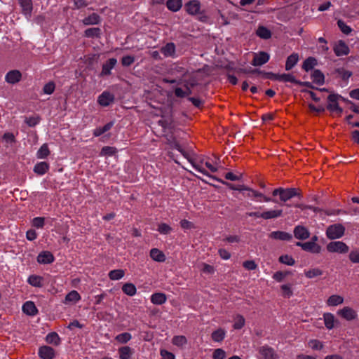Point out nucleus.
Here are the masks:
<instances>
[{
  "instance_id": "obj_39",
  "label": "nucleus",
  "mask_w": 359,
  "mask_h": 359,
  "mask_svg": "<svg viewBox=\"0 0 359 359\" xmlns=\"http://www.w3.org/2000/svg\"><path fill=\"white\" fill-rule=\"evenodd\" d=\"M125 276V271L123 269H114L109 272L108 276L111 280H118Z\"/></svg>"
},
{
  "instance_id": "obj_47",
  "label": "nucleus",
  "mask_w": 359,
  "mask_h": 359,
  "mask_svg": "<svg viewBox=\"0 0 359 359\" xmlns=\"http://www.w3.org/2000/svg\"><path fill=\"white\" fill-rule=\"evenodd\" d=\"M323 273V271L318 268L311 269L305 272V276L308 278H313Z\"/></svg>"
},
{
  "instance_id": "obj_18",
  "label": "nucleus",
  "mask_w": 359,
  "mask_h": 359,
  "mask_svg": "<svg viewBox=\"0 0 359 359\" xmlns=\"http://www.w3.org/2000/svg\"><path fill=\"white\" fill-rule=\"evenodd\" d=\"M55 257L49 251H43L37 257V262L39 264H46L53 262Z\"/></svg>"
},
{
  "instance_id": "obj_9",
  "label": "nucleus",
  "mask_w": 359,
  "mask_h": 359,
  "mask_svg": "<svg viewBox=\"0 0 359 359\" xmlns=\"http://www.w3.org/2000/svg\"><path fill=\"white\" fill-rule=\"evenodd\" d=\"M114 101V95L109 91H104L97 98V102L102 107H107Z\"/></svg>"
},
{
  "instance_id": "obj_31",
  "label": "nucleus",
  "mask_w": 359,
  "mask_h": 359,
  "mask_svg": "<svg viewBox=\"0 0 359 359\" xmlns=\"http://www.w3.org/2000/svg\"><path fill=\"white\" fill-rule=\"evenodd\" d=\"M49 170V164L46 162H40L35 165L34 171L35 173L43 175Z\"/></svg>"
},
{
  "instance_id": "obj_42",
  "label": "nucleus",
  "mask_w": 359,
  "mask_h": 359,
  "mask_svg": "<svg viewBox=\"0 0 359 359\" xmlns=\"http://www.w3.org/2000/svg\"><path fill=\"white\" fill-rule=\"evenodd\" d=\"M112 126H113V123L109 122V123L105 124L103 127L97 128L93 130V135L95 137H99L101 135H102L104 133L109 130L112 128Z\"/></svg>"
},
{
  "instance_id": "obj_20",
  "label": "nucleus",
  "mask_w": 359,
  "mask_h": 359,
  "mask_svg": "<svg viewBox=\"0 0 359 359\" xmlns=\"http://www.w3.org/2000/svg\"><path fill=\"white\" fill-rule=\"evenodd\" d=\"M100 22V16L95 13H93L82 20V23L86 26L99 25Z\"/></svg>"
},
{
  "instance_id": "obj_49",
  "label": "nucleus",
  "mask_w": 359,
  "mask_h": 359,
  "mask_svg": "<svg viewBox=\"0 0 359 359\" xmlns=\"http://www.w3.org/2000/svg\"><path fill=\"white\" fill-rule=\"evenodd\" d=\"M278 260L280 263L287 264L288 266H293L295 264L294 259L291 256L287 255L280 256Z\"/></svg>"
},
{
  "instance_id": "obj_46",
  "label": "nucleus",
  "mask_w": 359,
  "mask_h": 359,
  "mask_svg": "<svg viewBox=\"0 0 359 359\" xmlns=\"http://www.w3.org/2000/svg\"><path fill=\"white\" fill-rule=\"evenodd\" d=\"M50 154V150L47 144H43L38 150L36 156L38 158H46Z\"/></svg>"
},
{
  "instance_id": "obj_26",
  "label": "nucleus",
  "mask_w": 359,
  "mask_h": 359,
  "mask_svg": "<svg viewBox=\"0 0 359 359\" xmlns=\"http://www.w3.org/2000/svg\"><path fill=\"white\" fill-rule=\"evenodd\" d=\"M43 277L36 275H31L27 279V282L33 287H43Z\"/></svg>"
},
{
  "instance_id": "obj_36",
  "label": "nucleus",
  "mask_w": 359,
  "mask_h": 359,
  "mask_svg": "<svg viewBox=\"0 0 359 359\" xmlns=\"http://www.w3.org/2000/svg\"><path fill=\"white\" fill-rule=\"evenodd\" d=\"M210 178H213L220 182H222V184H225L226 186H227L229 189H232V190H238V191H243V190H251V188H249L245 185H238V186H236L233 184H231V183H229L227 182H225V181H223L222 180H218L217 177H213L211 175V177H210Z\"/></svg>"
},
{
  "instance_id": "obj_48",
  "label": "nucleus",
  "mask_w": 359,
  "mask_h": 359,
  "mask_svg": "<svg viewBox=\"0 0 359 359\" xmlns=\"http://www.w3.org/2000/svg\"><path fill=\"white\" fill-rule=\"evenodd\" d=\"M245 318L242 315L238 314L233 327L235 330H240L245 325Z\"/></svg>"
},
{
  "instance_id": "obj_11",
  "label": "nucleus",
  "mask_w": 359,
  "mask_h": 359,
  "mask_svg": "<svg viewBox=\"0 0 359 359\" xmlns=\"http://www.w3.org/2000/svg\"><path fill=\"white\" fill-rule=\"evenodd\" d=\"M22 79V74L19 70L9 71L5 76V81L10 84H15Z\"/></svg>"
},
{
  "instance_id": "obj_28",
  "label": "nucleus",
  "mask_w": 359,
  "mask_h": 359,
  "mask_svg": "<svg viewBox=\"0 0 359 359\" xmlns=\"http://www.w3.org/2000/svg\"><path fill=\"white\" fill-rule=\"evenodd\" d=\"M299 60V55L297 53H292V55H289L286 60L285 62V69L287 71L290 70L292 69L294 65L297 63Z\"/></svg>"
},
{
  "instance_id": "obj_50",
  "label": "nucleus",
  "mask_w": 359,
  "mask_h": 359,
  "mask_svg": "<svg viewBox=\"0 0 359 359\" xmlns=\"http://www.w3.org/2000/svg\"><path fill=\"white\" fill-rule=\"evenodd\" d=\"M335 72L341 76L344 81H347L353 74L351 72L346 70L344 68H338Z\"/></svg>"
},
{
  "instance_id": "obj_5",
  "label": "nucleus",
  "mask_w": 359,
  "mask_h": 359,
  "mask_svg": "<svg viewBox=\"0 0 359 359\" xmlns=\"http://www.w3.org/2000/svg\"><path fill=\"white\" fill-rule=\"evenodd\" d=\"M327 250L330 252L346 253L348 246L342 241H332L327 245Z\"/></svg>"
},
{
  "instance_id": "obj_14",
  "label": "nucleus",
  "mask_w": 359,
  "mask_h": 359,
  "mask_svg": "<svg viewBox=\"0 0 359 359\" xmlns=\"http://www.w3.org/2000/svg\"><path fill=\"white\" fill-rule=\"evenodd\" d=\"M18 4L22 8V13L26 18H29L32 16L33 10V4L32 0H18Z\"/></svg>"
},
{
  "instance_id": "obj_37",
  "label": "nucleus",
  "mask_w": 359,
  "mask_h": 359,
  "mask_svg": "<svg viewBox=\"0 0 359 359\" xmlns=\"http://www.w3.org/2000/svg\"><path fill=\"white\" fill-rule=\"evenodd\" d=\"M161 53L165 57H172L175 52V46L173 43H168L161 49Z\"/></svg>"
},
{
  "instance_id": "obj_45",
  "label": "nucleus",
  "mask_w": 359,
  "mask_h": 359,
  "mask_svg": "<svg viewBox=\"0 0 359 359\" xmlns=\"http://www.w3.org/2000/svg\"><path fill=\"white\" fill-rule=\"evenodd\" d=\"M117 152V149L115 147L105 146L102 147L100 155L101 156H111Z\"/></svg>"
},
{
  "instance_id": "obj_15",
  "label": "nucleus",
  "mask_w": 359,
  "mask_h": 359,
  "mask_svg": "<svg viewBox=\"0 0 359 359\" xmlns=\"http://www.w3.org/2000/svg\"><path fill=\"white\" fill-rule=\"evenodd\" d=\"M269 60V55L264 51L255 54L251 62L253 66H261L266 63Z\"/></svg>"
},
{
  "instance_id": "obj_12",
  "label": "nucleus",
  "mask_w": 359,
  "mask_h": 359,
  "mask_svg": "<svg viewBox=\"0 0 359 359\" xmlns=\"http://www.w3.org/2000/svg\"><path fill=\"white\" fill-rule=\"evenodd\" d=\"M293 233L294 236L298 240H306L310 236V232L308 229L302 225L295 226Z\"/></svg>"
},
{
  "instance_id": "obj_4",
  "label": "nucleus",
  "mask_w": 359,
  "mask_h": 359,
  "mask_svg": "<svg viewBox=\"0 0 359 359\" xmlns=\"http://www.w3.org/2000/svg\"><path fill=\"white\" fill-rule=\"evenodd\" d=\"M280 193L281 194L280 196V200L282 202H286L294 196H297L299 198L302 197V193L301 189L297 188H282V191Z\"/></svg>"
},
{
  "instance_id": "obj_1",
  "label": "nucleus",
  "mask_w": 359,
  "mask_h": 359,
  "mask_svg": "<svg viewBox=\"0 0 359 359\" xmlns=\"http://www.w3.org/2000/svg\"><path fill=\"white\" fill-rule=\"evenodd\" d=\"M188 137L189 135L185 133H184L183 135H181V154L187 159L196 170L204 175L211 177L207 170L201 166L203 161H198L197 160L196 154L194 151V145L192 142L188 140Z\"/></svg>"
},
{
  "instance_id": "obj_62",
  "label": "nucleus",
  "mask_w": 359,
  "mask_h": 359,
  "mask_svg": "<svg viewBox=\"0 0 359 359\" xmlns=\"http://www.w3.org/2000/svg\"><path fill=\"white\" fill-rule=\"evenodd\" d=\"M349 259L353 263H359V250H353L349 253Z\"/></svg>"
},
{
  "instance_id": "obj_51",
  "label": "nucleus",
  "mask_w": 359,
  "mask_h": 359,
  "mask_svg": "<svg viewBox=\"0 0 359 359\" xmlns=\"http://www.w3.org/2000/svg\"><path fill=\"white\" fill-rule=\"evenodd\" d=\"M166 5L170 11H177L180 10V0H168L166 1Z\"/></svg>"
},
{
  "instance_id": "obj_3",
  "label": "nucleus",
  "mask_w": 359,
  "mask_h": 359,
  "mask_svg": "<svg viewBox=\"0 0 359 359\" xmlns=\"http://www.w3.org/2000/svg\"><path fill=\"white\" fill-rule=\"evenodd\" d=\"M345 233V227L341 224L330 225L326 229V236L330 240L342 237Z\"/></svg>"
},
{
  "instance_id": "obj_32",
  "label": "nucleus",
  "mask_w": 359,
  "mask_h": 359,
  "mask_svg": "<svg viewBox=\"0 0 359 359\" xmlns=\"http://www.w3.org/2000/svg\"><path fill=\"white\" fill-rule=\"evenodd\" d=\"M166 301V296L161 292H156L151 296V302L154 304L161 305Z\"/></svg>"
},
{
  "instance_id": "obj_33",
  "label": "nucleus",
  "mask_w": 359,
  "mask_h": 359,
  "mask_svg": "<svg viewBox=\"0 0 359 359\" xmlns=\"http://www.w3.org/2000/svg\"><path fill=\"white\" fill-rule=\"evenodd\" d=\"M256 34L259 37L263 39H269L271 37V32L264 26H259Z\"/></svg>"
},
{
  "instance_id": "obj_63",
  "label": "nucleus",
  "mask_w": 359,
  "mask_h": 359,
  "mask_svg": "<svg viewBox=\"0 0 359 359\" xmlns=\"http://www.w3.org/2000/svg\"><path fill=\"white\" fill-rule=\"evenodd\" d=\"M243 266L248 270H255L257 269V265L253 260H248L243 263Z\"/></svg>"
},
{
  "instance_id": "obj_19",
  "label": "nucleus",
  "mask_w": 359,
  "mask_h": 359,
  "mask_svg": "<svg viewBox=\"0 0 359 359\" xmlns=\"http://www.w3.org/2000/svg\"><path fill=\"white\" fill-rule=\"evenodd\" d=\"M334 52L337 56L346 55L349 53V48L344 41L340 40L334 47Z\"/></svg>"
},
{
  "instance_id": "obj_8",
  "label": "nucleus",
  "mask_w": 359,
  "mask_h": 359,
  "mask_svg": "<svg viewBox=\"0 0 359 359\" xmlns=\"http://www.w3.org/2000/svg\"><path fill=\"white\" fill-rule=\"evenodd\" d=\"M296 245L301 247L303 250L311 253L318 254L321 251V246L317 243H313V242H297Z\"/></svg>"
},
{
  "instance_id": "obj_56",
  "label": "nucleus",
  "mask_w": 359,
  "mask_h": 359,
  "mask_svg": "<svg viewBox=\"0 0 359 359\" xmlns=\"http://www.w3.org/2000/svg\"><path fill=\"white\" fill-rule=\"evenodd\" d=\"M135 62V57L131 55L123 56L121 59V64L124 67H129Z\"/></svg>"
},
{
  "instance_id": "obj_55",
  "label": "nucleus",
  "mask_w": 359,
  "mask_h": 359,
  "mask_svg": "<svg viewBox=\"0 0 359 359\" xmlns=\"http://www.w3.org/2000/svg\"><path fill=\"white\" fill-rule=\"evenodd\" d=\"M309 346L313 350H321L323 348V344L319 340L311 339L309 342Z\"/></svg>"
},
{
  "instance_id": "obj_44",
  "label": "nucleus",
  "mask_w": 359,
  "mask_h": 359,
  "mask_svg": "<svg viewBox=\"0 0 359 359\" xmlns=\"http://www.w3.org/2000/svg\"><path fill=\"white\" fill-rule=\"evenodd\" d=\"M344 302V298L341 296L334 294L330 296L327 300V304L329 306H334L341 304Z\"/></svg>"
},
{
  "instance_id": "obj_16",
  "label": "nucleus",
  "mask_w": 359,
  "mask_h": 359,
  "mask_svg": "<svg viewBox=\"0 0 359 359\" xmlns=\"http://www.w3.org/2000/svg\"><path fill=\"white\" fill-rule=\"evenodd\" d=\"M187 12L191 15L200 13L201 4L198 0H191L185 4Z\"/></svg>"
},
{
  "instance_id": "obj_17",
  "label": "nucleus",
  "mask_w": 359,
  "mask_h": 359,
  "mask_svg": "<svg viewBox=\"0 0 359 359\" xmlns=\"http://www.w3.org/2000/svg\"><path fill=\"white\" fill-rule=\"evenodd\" d=\"M117 63L116 58H110L105 63L102 65L101 76H109L111 74V70L115 67Z\"/></svg>"
},
{
  "instance_id": "obj_52",
  "label": "nucleus",
  "mask_w": 359,
  "mask_h": 359,
  "mask_svg": "<svg viewBox=\"0 0 359 359\" xmlns=\"http://www.w3.org/2000/svg\"><path fill=\"white\" fill-rule=\"evenodd\" d=\"M131 339V334L128 332H124L118 334L116 337V340H117L120 343L126 344Z\"/></svg>"
},
{
  "instance_id": "obj_43",
  "label": "nucleus",
  "mask_w": 359,
  "mask_h": 359,
  "mask_svg": "<svg viewBox=\"0 0 359 359\" xmlns=\"http://www.w3.org/2000/svg\"><path fill=\"white\" fill-rule=\"evenodd\" d=\"M46 341L48 344H51L56 346L59 345L60 343V339L58 334L55 332L48 334L46 337Z\"/></svg>"
},
{
  "instance_id": "obj_34",
  "label": "nucleus",
  "mask_w": 359,
  "mask_h": 359,
  "mask_svg": "<svg viewBox=\"0 0 359 359\" xmlns=\"http://www.w3.org/2000/svg\"><path fill=\"white\" fill-rule=\"evenodd\" d=\"M101 29L99 27L88 28L84 32V36L86 38H100Z\"/></svg>"
},
{
  "instance_id": "obj_53",
  "label": "nucleus",
  "mask_w": 359,
  "mask_h": 359,
  "mask_svg": "<svg viewBox=\"0 0 359 359\" xmlns=\"http://www.w3.org/2000/svg\"><path fill=\"white\" fill-rule=\"evenodd\" d=\"M55 88V84L53 81H50L44 85L43 91L45 94L51 95Z\"/></svg>"
},
{
  "instance_id": "obj_7",
  "label": "nucleus",
  "mask_w": 359,
  "mask_h": 359,
  "mask_svg": "<svg viewBox=\"0 0 359 359\" xmlns=\"http://www.w3.org/2000/svg\"><path fill=\"white\" fill-rule=\"evenodd\" d=\"M259 354L263 359H278L279 356L275 351V350L268 346L264 345L258 348L257 349Z\"/></svg>"
},
{
  "instance_id": "obj_57",
  "label": "nucleus",
  "mask_w": 359,
  "mask_h": 359,
  "mask_svg": "<svg viewBox=\"0 0 359 359\" xmlns=\"http://www.w3.org/2000/svg\"><path fill=\"white\" fill-rule=\"evenodd\" d=\"M25 121L29 126L34 127L39 123L40 118L39 116H30L26 118Z\"/></svg>"
},
{
  "instance_id": "obj_30",
  "label": "nucleus",
  "mask_w": 359,
  "mask_h": 359,
  "mask_svg": "<svg viewBox=\"0 0 359 359\" xmlns=\"http://www.w3.org/2000/svg\"><path fill=\"white\" fill-rule=\"evenodd\" d=\"M120 359H130L133 355V349L128 346H122L118 350Z\"/></svg>"
},
{
  "instance_id": "obj_22",
  "label": "nucleus",
  "mask_w": 359,
  "mask_h": 359,
  "mask_svg": "<svg viewBox=\"0 0 359 359\" xmlns=\"http://www.w3.org/2000/svg\"><path fill=\"white\" fill-rule=\"evenodd\" d=\"M22 311L29 316H35L38 313V310L32 301L26 302L22 306Z\"/></svg>"
},
{
  "instance_id": "obj_64",
  "label": "nucleus",
  "mask_w": 359,
  "mask_h": 359,
  "mask_svg": "<svg viewBox=\"0 0 359 359\" xmlns=\"http://www.w3.org/2000/svg\"><path fill=\"white\" fill-rule=\"evenodd\" d=\"M281 290H283L284 297H290L292 295V291L290 285H283Z\"/></svg>"
},
{
  "instance_id": "obj_23",
  "label": "nucleus",
  "mask_w": 359,
  "mask_h": 359,
  "mask_svg": "<svg viewBox=\"0 0 359 359\" xmlns=\"http://www.w3.org/2000/svg\"><path fill=\"white\" fill-rule=\"evenodd\" d=\"M341 98L343 100L344 97L339 96L337 94H330L327 97L328 104L327 105V109L331 111H334L335 106H339L338 99Z\"/></svg>"
},
{
  "instance_id": "obj_25",
  "label": "nucleus",
  "mask_w": 359,
  "mask_h": 359,
  "mask_svg": "<svg viewBox=\"0 0 359 359\" xmlns=\"http://www.w3.org/2000/svg\"><path fill=\"white\" fill-rule=\"evenodd\" d=\"M81 299V295L76 290H72L70 292H69L65 299L64 303L65 304H69V303H76Z\"/></svg>"
},
{
  "instance_id": "obj_10",
  "label": "nucleus",
  "mask_w": 359,
  "mask_h": 359,
  "mask_svg": "<svg viewBox=\"0 0 359 359\" xmlns=\"http://www.w3.org/2000/svg\"><path fill=\"white\" fill-rule=\"evenodd\" d=\"M337 314L346 320H352L357 318V312L349 306H345L337 311Z\"/></svg>"
},
{
  "instance_id": "obj_54",
  "label": "nucleus",
  "mask_w": 359,
  "mask_h": 359,
  "mask_svg": "<svg viewBox=\"0 0 359 359\" xmlns=\"http://www.w3.org/2000/svg\"><path fill=\"white\" fill-rule=\"evenodd\" d=\"M338 27L340 30L345 34H348L351 32V28L348 26L343 20H339L337 21Z\"/></svg>"
},
{
  "instance_id": "obj_41",
  "label": "nucleus",
  "mask_w": 359,
  "mask_h": 359,
  "mask_svg": "<svg viewBox=\"0 0 359 359\" xmlns=\"http://www.w3.org/2000/svg\"><path fill=\"white\" fill-rule=\"evenodd\" d=\"M323 318L325 327L329 330L332 329L334 326V323L335 321L334 315L330 313H325L323 315Z\"/></svg>"
},
{
  "instance_id": "obj_60",
  "label": "nucleus",
  "mask_w": 359,
  "mask_h": 359,
  "mask_svg": "<svg viewBox=\"0 0 359 359\" xmlns=\"http://www.w3.org/2000/svg\"><path fill=\"white\" fill-rule=\"evenodd\" d=\"M237 73H243V74H262V71H261L260 69H242V68H240L238 69L237 71H236Z\"/></svg>"
},
{
  "instance_id": "obj_59",
  "label": "nucleus",
  "mask_w": 359,
  "mask_h": 359,
  "mask_svg": "<svg viewBox=\"0 0 359 359\" xmlns=\"http://www.w3.org/2000/svg\"><path fill=\"white\" fill-rule=\"evenodd\" d=\"M32 224L36 228H43L44 226V218L41 217H37L33 219Z\"/></svg>"
},
{
  "instance_id": "obj_40",
  "label": "nucleus",
  "mask_w": 359,
  "mask_h": 359,
  "mask_svg": "<svg viewBox=\"0 0 359 359\" xmlns=\"http://www.w3.org/2000/svg\"><path fill=\"white\" fill-rule=\"evenodd\" d=\"M122 291L128 296H134L137 292V289L134 284L127 283L122 286Z\"/></svg>"
},
{
  "instance_id": "obj_27",
  "label": "nucleus",
  "mask_w": 359,
  "mask_h": 359,
  "mask_svg": "<svg viewBox=\"0 0 359 359\" xmlns=\"http://www.w3.org/2000/svg\"><path fill=\"white\" fill-rule=\"evenodd\" d=\"M282 214V210H269L262 212L261 217L264 219H269L280 217Z\"/></svg>"
},
{
  "instance_id": "obj_24",
  "label": "nucleus",
  "mask_w": 359,
  "mask_h": 359,
  "mask_svg": "<svg viewBox=\"0 0 359 359\" xmlns=\"http://www.w3.org/2000/svg\"><path fill=\"white\" fill-rule=\"evenodd\" d=\"M151 258L158 262H163L165 260V254L158 248H152L150 250Z\"/></svg>"
},
{
  "instance_id": "obj_6",
  "label": "nucleus",
  "mask_w": 359,
  "mask_h": 359,
  "mask_svg": "<svg viewBox=\"0 0 359 359\" xmlns=\"http://www.w3.org/2000/svg\"><path fill=\"white\" fill-rule=\"evenodd\" d=\"M278 81H282L285 82H291L297 84L301 86H306L309 88H315L313 84L308 81H301L297 80L292 75L290 74H278Z\"/></svg>"
},
{
  "instance_id": "obj_2",
  "label": "nucleus",
  "mask_w": 359,
  "mask_h": 359,
  "mask_svg": "<svg viewBox=\"0 0 359 359\" xmlns=\"http://www.w3.org/2000/svg\"><path fill=\"white\" fill-rule=\"evenodd\" d=\"M197 85V81L194 78L190 77L184 73L182 78H181V98L191 94L192 93L191 89Z\"/></svg>"
},
{
  "instance_id": "obj_13",
  "label": "nucleus",
  "mask_w": 359,
  "mask_h": 359,
  "mask_svg": "<svg viewBox=\"0 0 359 359\" xmlns=\"http://www.w3.org/2000/svg\"><path fill=\"white\" fill-rule=\"evenodd\" d=\"M38 354L42 359H53L55 356V351L50 346H42L39 348Z\"/></svg>"
},
{
  "instance_id": "obj_21",
  "label": "nucleus",
  "mask_w": 359,
  "mask_h": 359,
  "mask_svg": "<svg viewBox=\"0 0 359 359\" xmlns=\"http://www.w3.org/2000/svg\"><path fill=\"white\" fill-rule=\"evenodd\" d=\"M269 237L272 239L280 241H290L292 238V234L281 231H273L269 234Z\"/></svg>"
},
{
  "instance_id": "obj_58",
  "label": "nucleus",
  "mask_w": 359,
  "mask_h": 359,
  "mask_svg": "<svg viewBox=\"0 0 359 359\" xmlns=\"http://www.w3.org/2000/svg\"><path fill=\"white\" fill-rule=\"evenodd\" d=\"M226 357L225 351L222 348H217L212 354L213 359H224Z\"/></svg>"
},
{
  "instance_id": "obj_29",
  "label": "nucleus",
  "mask_w": 359,
  "mask_h": 359,
  "mask_svg": "<svg viewBox=\"0 0 359 359\" xmlns=\"http://www.w3.org/2000/svg\"><path fill=\"white\" fill-rule=\"evenodd\" d=\"M311 78L313 79V83L318 85H323L325 82V76L319 69H315L313 72Z\"/></svg>"
},
{
  "instance_id": "obj_35",
  "label": "nucleus",
  "mask_w": 359,
  "mask_h": 359,
  "mask_svg": "<svg viewBox=\"0 0 359 359\" xmlns=\"http://www.w3.org/2000/svg\"><path fill=\"white\" fill-rule=\"evenodd\" d=\"M317 60L315 57H309L304 61L302 69L306 72H309L311 70L317 65Z\"/></svg>"
},
{
  "instance_id": "obj_61",
  "label": "nucleus",
  "mask_w": 359,
  "mask_h": 359,
  "mask_svg": "<svg viewBox=\"0 0 359 359\" xmlns=\"http://www.w3.org/2000/svg\"><path fill=\"white\" fill-rule=\"evenodd\" d=\"M158 231L163 234H168L170 232L171 228L166 224L162 223L158 225Z\"/></svg>"
},
{
  "instance_id": "obj_38",
  "label": "nucleus",
  "mask_w": 359,
  "mask_h": 359,
  "mask_svg": "<svg viewBox=\"0 0 359 359\" xmlns=\"http://www.w3.org/2000/svg\"><path fill=\"white\" fill-rule=\"evenodd\" d=\"M225 334V330L222 328H219L212 333L211 338L214 341L221 342L224 340Z\"/></svg>"
}]
</instances>
